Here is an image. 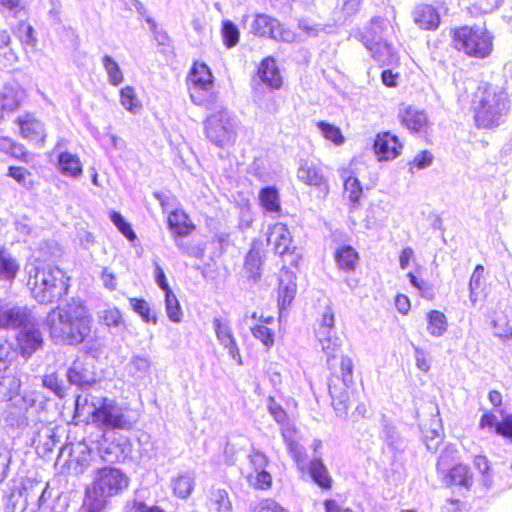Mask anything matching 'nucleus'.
I'll return each instance as SVG.
<instances>
[{
  "instance_id": "obj_41",
  "label": "nucleus",
  "mask_w": 512,
  "mask_h": 512,
  "mask_svg": "<svg viewBox=\"0 0 512 512\" xmlns=\"http://www.w3.org/2000/svg\"><path fill=\"white\" fill-rule=\"evenodd\" d=\"M21 382L15 375H4L0 379V401L13 399L20 390Z\"/></svg>"
},
{
  "instance_id": "obj_33",
  "label": "nucleus",
  "mask_w": 512,
  "mask_h": 512,
  "mask_svg": "<svg viewBox=\"0 0 512 512\" xmlns=\"http://www.w3.org/2000/svg\"><path fill=\"white\" fill-rule=\"evenodd\" d=\"M195 487V475L186 471L172 479V489L175 496L180 499H187Z\"/></svg>"
},
{
  "instance_id": "obj_54",
  "label": "nucleus",
  "mask_w": 512,
  "mask_h": 512,
  "mask_svg": "<svg viewBox=\"0 0 512 512\" xmlns=\"http://www.w3.org/2000/svg\"><path fill=\"white\" fill-rule=\"evenodd\" d=\"M129 302L133 311H135L144 322H152L153 324L157 323V317L152 313L147 301L144 299L130 298Z\"/></svg>"
},
{
  "instance_id": "obj_31",
  "label": "nucleus",
  "mask_w": 512,
  "mask_h": 512,
  "mask_svg": "<svg viewBox=\"0 0 512 512\" xmlns=\"http://www.w3.org/2000/svg\"><path fill=\"white\" fill-rule=\"evenodd\" d=\"M168 225L175 237L187 236L194 230V225L182 210H175L170 213Z\"/></svg>"
},
{
  "instance_id": "obj_9",
  "label": "nucleus",
  "mask_w": 512,
  "mask_h": 512,
  "mask_svg": "<svg viewBox=\"0 0 512 512\" xmlns=\"http://www.w3.org/2000/svg\"><path fill=\"white\" fill-rule=\"evenodd\" d=\"M19 408L23 409L25 413L11 416L10 424L19 429L31 427L33 433H38L43 423L41 417L44 409L42 395L37 391L25 392L20 399Z\"/></svg>"
},
{
  "instance_id": "obj_16",
  "label": "nucleus",
  "mask_w": 512,
  "mask_h": 512,
  "mask_svg": "<svg viewBox=\"0 0 512 512\" xmlns=\"http://www.w3.org/2000/svg\"><path fill=\"white\" fill-rule=\"evenodd\" d=\"M31 310L18 306L6 299H0V329L20 328L30 321Z\"/></svg>"
},
{
  "instance_id": "obj_24",
  "label": "nucleus",
  "mask_w": 512,
  "mask_h": 512,
  "mask_svg": "<svg viewBox=\"0 0 512 512\" xmlns=\"http://www.w3.org/2000/svg\"><path fill=\"white\" fill-rule=\"evenodd\" d=\"M296 277L294 273L286 268L281 269L279 275L278 306L280 312L288 307L296 294Z\"/></svg>"
},
{
  "instance_id": "obj_51",
  "label": "nucleus",
  "mask_w": 512,
  "mask_h": 512,
  "mask_svg": "<svg viewBox=\"0 0 512 512\" xmlns=\"http://www.w3.org/2000/svg\"><path fill=\"white\" fill-rule=\"evenodd\" d=\"M344 191L351 202V209H355L359 205L362 196V187L356 177L348 176L344 181Z\"/></svg>"
},
{
  "instance_id": "obj_2",
  "label": "nucleus",
  "mask_w": 512,
  "mask_h": 512,
  "mask_svg": "<svg viewBox=\"0 0 512 512\" xmlns=\"http://www.w3.org/2000/svg\"><path fill=\"white\" fill-rule=\"evenodd\" d=\"M472 110L478 128L493 129L505 123L511 100L503 87L482 85L474 93Z\"/></svg>"
},
{
  "instance_id": "obj_45",
  "label": "nucleus",
  "mask_w": 512,
  "mask_h": 512,
  "mask_svg": "<svg viewBox=\"0 0 512 512\" xmlns=\"http://www.w3.org/2000/svg\"><path fill=\"white\" fill-rule=\"evenodd\" d=\"M99 322L108 328H119L124 325V319L120 310L116 307H107L97 314Z\"/></svg>"
},
{
  "instance_id": "obj_27",
  "label": "nucleus",
  "mask_w": 512,
  "mask_h": 512,
  "mask_svg": "<svg viewBox=\"0 0 512 512\" xmlns=\"http://www.w3.org/2000/svg\"><path fill=\"white\" fill-rule=\"evenodd\" d=\"M412 18L418 28L422 30H436L440 24V15L431 5L421 4L415 7Z\"/></svg>"
},
{
  "instance_id": "obj_8",
  "label": "nucleus",
  "mask_w": 512,
  "mask_h": 512,
  "mask_svg": "<svg viewBox=\"0 0 512 512\" xmlns=\"http://www.w3.org/2000/svg\"><path fill=\"white\" fill-rule=\"evenodd\" d=\"M186 82L191 101L195 105L207 106L214 102V76L205 63L194 62Z\"/></svg>"
},
{
  "instance_id": "obj_4",
  "label": "nucleus",
  "mask_w": 512,
  "mask_h": 512,
  "mask_svg": "<svg viewBox=\"0 0 512 512\" xmlns=\"http://www.w3.org/2000/svg\"><path fill=\"white\" fill-rule=\"evenodd\" d=\"M138 421L135 411L123 403L110 398L100 399V411L96 415V426L103 432L130 431Z\"/></svg>"
},
{
  "instance_id": "obj_18",
  "label": "nucleus",
  "mask_w": 512,
  "mask_h": 512,
  "mask_svg": "<svg viewBox=\"0 0 512 512\" xmlns=\"http://www.w3.org/2000/svg\"><path fill=\"white\" fill-rule=\"evenodd\" d=\"M213 329L219 344L227 350L229 356L238 364L242 365V357L233 334V330L228 321L220 317H214Z\"/></svg>"
},
{
  "instance_id": "obj_40",
  "label": "nucleus",
  "mask_w": 512,
  "mask_h": 512,
  "mask_svg": "<svg viewBox=\"0 0 512 512\" xmlns=\"http://www.w3.org/2000/svg\"><path fill=\"white\" fill-rule=\"evenodd\" d=\"M427 320V330L430 335L440 337L447 331V319L442 312L438 310L430 311L427 315Z\"/></svg>"
},
{
  "instance_id": "obj_53",
  "label": "nucleus",
  "mask_w": 512,
  "mask_h": 512,
  "mask_svg": "<svg viewBox=\"0 0 512 512\" xmlns=\"http://www.w3.org/2000/svg\"><path fill=\"white\" fill-rule=\"evenodd\" d=\"M317 127L321 135L336 146L342 145L344 143L345 138L337 126L324 121H320L317 123Z\"/></svg>"
},
{
  "instance_id": "obj_3",
  "label": "nucleus",
  "mask_w": 512,
  "mask_h": 512,
  "mask_svg": "<svg viewBox=\"0 0 512 512\" xmlns=\"http://www.w3.org/2000/svg\"><path fill=\"white\" fill-rule=\"evenodd\" d=\"M28 274L27 286L32 297L41 304L52 303L68 292L69 277L56 266L31 265L28 268Z\"/></svg>"
},
{
  "instance_id": "obj_10",
  "label": "nucleus",
  "mask_w": 512,
  "mask_h": 512,
  "mask_svg": "<svg viewBox=\"0 0 512 512\" xmlns=\"http://www.w3.org/2000/svg\"><path fill=\"white\" fill-rule=\"evenodd\" d=\"M129 477L120 469L103 467L96 470L93 482L94 492L108 498L120 495L129 486Z\"/></svg>"
},
{
  "instance_id": "obj_19",
  "label": "nucleus",
  "mask_w": 512,
  "mask_h": 512,
  "mask_svg": "<svg viewBox=\"0 0 512 512\" xmlns=\"http://www.w3.org/2000/svg\"><path fill=\"white\" fill-rule=\"evenodd\" d=\"M299 181L318 188L321 193L327 195L329 185L319 164L311 160H302L297 170Z\"/></svg>"
},
{
  "instance_id": "obj_56",
  "label": "nucleus",
  "mask_w": 512,
  "mask_h": 512,
  "mask_svg": "<svg viewBox=\"0 0 512 512\" xmlns=\"http://www.w3.org/2000/svg\"><path fill=\"white\" fill-rule=\"evenodd\" d=\"M252 335L270 349L274 345V332L264 324H256L251 328Z\"/></svg>"
},
{
  "instance_id": "obj_29",
  "label": "nucleus",
  "mask_w": 512,
  "mask_h": 512,
  "mask_svg": "<svg viewBox=\"0 0 512 512\" xmlns=\"http://www.w3.org/2000/svg\"><path fill=\"white\" fill-rule=\"evenodd\" d=\"M281 434L284 442L286 443L287 449L297 463L298 468L303 469L305 466V455L303 448L298 444L296 440L295 429L284 423L281 428Z\"/></svg>"
},
{
  "instance_id": "obj_15",
  "label": "nucleus",
  "mask_w": 512,
  "mask_h": 512,
  "mask_svg": "<svg viewBox=\"0 0 512 512\" xmlns=\"http://www.w3.org/2000/svg\"><path fill=\"white\" fill-rule=\"evenodd\" d=\"M249 463L252 471L247 473L246 478L250 486L260 490L269 489L272 485V477L266 471L267 457L259 451H254L249 455Z\"/></svg>"
},
{
  "instance_id": "obj_62",
  "label": "nucleus",
  "mask_w": 512,
  "mask_h": 512,
  "mask_svg": "<svg viewBox=\"0 0 512 512\" xmlns=\"http://www.w3.org/2000/svg\"><path fill=\"white\" fill-rule=\"evenodd\" d=\"M433 162V155L428 151H422L418 153L413 161L409 164L410 171L414 172V168L417 170L425 169L429 167Z\"/></svg>"
},
{
  "instance_id": "obj_22",
  "label": "nucleus",
  "mask_w": 512,
  "mask_h": 512,
  "mask_svg": "<svg viewBox=\"0 0 512 512\" xmlns=\"http://www.w3.org/2000/svg\"><path fill=\"white\" fill-rule=\"evenodd\" d=\"M24 90L18 86H4L0 91V123L19 108L24 99Z\"/></svg>"
},
{
  "instance_id": "obj_25",
  "label": "nucleus",
  "mask_w": 512,
  "mask_h": 512,
  "mask_svg": "<svg viewBox=\"0 0 512 512\" xmlns=\"http://www.w3.org/2000/svg\"><path fill=\"white\" fill-rule=\"evenodd\" d=\"M68 381L82 389L92 386L96 382V376L91 365L84 361L76 360L67 372Z\"/></svg>"
},
{
  "instance_id": "obj_34",
  "label": "nucleus",
  "mask_w": 512,
  "mask_h": 512,
  "mask_svg": "<svg viewBox=\"0 0 512 512\" xmlns=\"http://www.w3.org/2000/svg\"><path fill=\"white\" fill-rule=\"evenodd\" d=\"M207 506L211 512H231L232 510V504L228 492L221 488L211 489L208 496Z\"/></svg>"
},
{
  "instance_id": "obj_55",
  "label": "nucleus",
  "mask_w": 512,
  "mask_h": 512,
  "mask_svg": "<svg viewBox=\"0 0 512 512\" xmlns=\"http://www.w3.org/2000/svg\"><path fill=\"white\" fill-rule=\"evenodd\" d=\"M221 34L223 43L227 48H232L239 42V29L230 20H225L222 23Z\"/></svg>"
},
{
  "instance_id": "obj_59",
  "label": "nucleus",
  "mask_w": 512,
  "mask_h": 512,
  "mask_svg": "<svg viewBox=\"0 0 512 512\" xmlns=\"http://www.w3.org/2000/svg\"><path fill=\"white\" fill-rule=\"evenodd\" d=\"M110 220L128 240L133 241L136 239V234L131 228V225L122 217L120 213L116 211L111 212Z\"/></svg>"
},
{
  "instance_id": "obj_14",
  "label": "nucleus",
  "mask_w": 512,
  "mask_h": 512,
  "mask_svg": "<svg viewBox=\"0 0 512 512\" xmlns=\"http://www.w3.org/2000/svg\"><path fill=\"white\" fill-rule=\"evenodd\" d=\"M20 136L29 143L43 147L47 133L45 124L31 113L20 115L16 119Z\"/></svg>"
},
{
  "instance_id": "obj_48",
  "label": "nucleus",
  "mask_w": 512,
  "mask_h": 512,
  "mask_svg": "<svg viewBox=\"0 0 512 512\" xmlns=\"http://www.w3.org/2000/svg\"><path fill=\"white\" fill-rule=\"evenodd\" d=\"M329 393L332 398V405L339 417H343L347 414L348 410V395L346 391H340L335 385H329Z\"/></svg>"
},
{
  "instance_id": "obj_17",
  "label": "nucleus",
  "mask_w": 512,
  "mask_h": 512,
  "mask_svg": "<svg viewBox=\"0 0 512 512\" xmlns=\"http://www.w3.org/2000/svg\"><path fill=\"white\" fill-rule=\"evenodd\" d=\"M20 327H22V330L17 337L20 352L23 356L30 357L42 346V334L33 314L30 315V321L23 323Z\"/></svg>"
},
{
  "instance_id": "obj_35",
  "label": "nucleus",
  "mask_w": 512,
  "mask_h": 512,
  "mask_svg": "<svg viewBox=\"0 0 512 512\" xmlns=\"http://www.w3.org/2000/svg\"><path fill=\"white\" fill-rule=\"evenodd\" d=\"M18 271L19 264L16 259L0 245V281H13Z\"/></svg>"
},
{
  "instance_id": "obj_58",
  "label": "nucleus",
  "mask_w": 512,
  "mask_h": 512,
  "mask_svg": "<svg viewBox=\"0 0 512 512\" xmlns=\"http://www.w3.org/2000/svg\"><path fill=\"white\" fill-rule=\"evenodd\" d=\"M335 317L331 308L327 307L323 312L321 319L318 324V328L316 329V335H321L322 333H335Z\"/></svg>"
},
{
  "instance_id": "obj_6",
  "label": "nucleus",
  "mask_w": 512,
  "mask_h": 512,
  "mask_svg": "<svg viewBox=\"0 0 512 512\" xmlns=\"http://www.w3.org/2000/svg\"><path fill=\"white\" fill-rule=\"evenodd\" d=\"M453 46L475 58H486L493 50V36L481 26H462L453 31Z\"/></svg>"
},
{
  "instance_id": "obj_23",
  "label": "nucleus",
  "mask_w": 512,
  "mask_h": 512,
  "mask_svg": "<svg viewBox=\"0 0 512 512\" xmlns=\"http://www.w3.org/2000/svg\"><path fill=\"white\" fill-rule=\"evenodd\" d=\"M401 149L402 145L398 138L389 132L378 134L374 142V150L380 161L395 159Z\"/></svg>"
},
{
  "instance_id": "obj_63",
  "label": "nucleus",
  "mask_w": 512,
  "mask_h": 512,
  "mask_svg": "<svg viewBox=\"0 0 512 512\" xmlns=\"http://www.w3.org/2000/svg\"><path fill=\"white\" fill-rule=\"evenodd\" d=\"M298 27L309 37H316L319 33L325 30L324 26L318 23H314L309 19H301L298 22Z\"/></svg>"
},
{
  "instance_id": "obj_52",
  "label": "nucleus",
  "mask_w": 512,
  "mask_h": 512,
  "mask_svg": "<svg viewBox=\"0 0 512 512\" xmlns=\"http://www.w3.org/2000/svg\"><path fill=\"white\" fill-rule=\"evenodd\" d=\"M120 103L131 113H137L141 109V103L131 86H125L120 90Z\"/></svg>"
},
{
  "instance_id": "obj_28",
  "label": "nucleus",
  "mask_w": 512,
  "mask_h": 512,
  "mask_svg": "<svg viewBox=\"0 0 512 512\" xmlns=\"http://www.w3.org/2000/svg\"><path fill=\"white\" fill-rule=\"evenodd\" d=\"M100 411V399L95 400L91 395H78L75 401V418L79 420L91 419L96 424V415Z\"/></svg>"
},
{
  "instance_id": "obj_21",
  "label": "nucleus",
  "mask_w": 512,
  "mask_h": 512,
  "mask_svg": "<svg viewBox=\"0 0 512 512\" xmlns=\"http://www.w3.org/2000/svg\"><path fill=\"white\" fill-rule=\"evenodd\" d=\"M99 451L104 461L121 462L131 451L130 441L125 436H119L116 442H108V439L104 438Z\"/></svg>"
},
{
  "instance_id": "obj_43",
  "label": "nucleus",
  "mask_w": 512,
  "mask_h": 512,
  "mask_svg": "<svg viewBox=\"0 0 512 512\" xmlns=\"http://www.w3.org/2000/svg\"><path fill=\"white\" fill-rule=\"evenodd\" d=\"M101 62L107 74L108 82L112 86H119L124 81V75L119 64L109 55H104Z\"/></svg>"
},
{
  "instance_id": "obj_50",
  "label": "nucleus",
  "mask_w": 512,
  "mask_h": 512,
  "mask_svg": "<svg viewBox=\"0 0 512 512\" xmlns=\"http://www.w3.org/2000/svg\"><path fill=\"white\" fill-rule=\"evenodd\" d=\"M165 310L170 321L174 323H180L182 321L183 311L173 291L165 293Z\"/></svg>"
},
{
  "instance_id": "obj_37",
  "label": "nucleus",
  "mask_w": 512,
  "mask_h": 512,
  "mask_svg": "<svg viewBox=\"0 0 512 512\" xmlns=\"http://www.w3.org/2000/svg\"><path fill=\"white\" fill-rule=\"evenodd\" d=\"M358 259V253L351 246H342L335 252V261L338 268L346 272L355 269Z\"/></svg>"
},
{
  "instance_id": "obj_20",
  "label": "nucleus",
  "mask_w": 512,
  "mask_h": 512,
  "mask_svg": "<svg viewBox=\"0 0 512 512\" xmlns=\"http://www.w3.org/2000/svg\"><path fill=\"white\" fill-rule=\"evenodd\" d=\"M399 119L409 131L413 133H426L429 127L427 114L413 106H403L399 110Z\"/></svg>"
},
{
  "instance_id": "obj_30",
  "label": "nucleus",
  "mask_w": 512,
  "mask_h": 512,
  "mask_svg": "<svg viewBox=\"0 0 512 512\" xmlns=\"http://www.w3.org/2000/svg\"><path fill=\"white\" fill-rule=\"evenodd\" d=\"M258 75L270 88L279 89L282 85V78L273 58L267 57L261 62Z\"/></svg>"
},
{
  "instance_id": "obj_60",
  "label": "nucleus",
  "mask_w": 512,
  "mask_h": 512,
  "mask_svg": "<svg viewBox=\"0 0 512 512\" xmlns=\"http://www.w3.org/2000/svg\"><path fill=\"white\" fill-rule=\"evenodd\" d=\"M474 466L483 476L484 485L490 486L492 475L490 473V464L488 459L483 455H478L474 459Z\"/></svg>"
},
{
  "instance_id": "obj_1",
  "label": "nucleus",
  "mask_w": 512,
  "mask_h": 512,
  "mask_svg": "<svg viewBox=\"0 0 512 512\" xmlns=\"http://www.w3.org/2000/svg\"><path fill=\"white\" fill-rule=\"evenodd\" d=\"M93 319L80 298L52 309L46 317V327L51 340L56 344L77 346L91 333Z\"/></svg>"
},
{
  "instance_id": "obj_46",
  "label": "nucleus",
  "mask_w": 512,
  "mask_h": 512,
  "mask_svg": "<svg viewBox=\"0 0 512 512\" xmlns=\"http://www.w3.org/2000/svg\"><path fill=\"white\" fill-rule=\"evenodd\" d=\"M310 475L315 483L322 488L331 487V478L328 471L320 459H313L309 468Z\"/></svg>"
},
{
  "instance_id": "obj_12",
  "label": "nucleus",
  "mask_w": 512,
  "mask_h": 512,
  "mask_svg": "<svg viewBox=\"0 0 512 512\" xmlns=\"http://www.w3.org/2000/svg\"><path fill=\"white\" fill-rule=\"evenodd\" d=\"M453 447L447 448L439 457L437 468L443 476V482L448 486H461L469 489L473 484V475L468 466L458 464L449 471L446 470L447 458L450 453H454Z\"/></svg>"
},
{
  "instance_id": "obj_47",
  "label": "nucleus",
  "mask_w": 512,
  "mask_h": 512,
  "mask_svg": "<svg viewBox=\"0 0 512 512\" xmlns=\"http://www.w3.org/2000/svg\"><path fill=\"white\" fill-rule=\"evenodd\" d=\"M262 260L259 251L251 249L245 258V270L248 278L257 281L261 276Z\"/></svg>"
},
{
  "instance_id": "obj_61",
  "label": "nucleus",
  "mask_w": 512,
  "mask_h": 512,
  "mask_svg": "<svg viewBox=\"0 0 512 512\" xmlns=\"http://www.w3.org/2000/svg\"><path fill=\"white\" fill-rule=\"evenodd\" d=\"M267 408L271 416L274 420L283 425L287 419V413L282 408L280 404H278L273 397H268L267 399Z\"/></svg>"
},
{
  "instance_id": "obj_57",
  "label": "nucleus",
  "mask_w": 512,
  "mask_h": 512,
  "mask_svg": "<svg viewBox=\"0 0 512 512\" xmlns=\"http://www.w3.org/2000/svg\"><path fill=\"white\" fill-rule=\"evenodd\" d=\"M7 175L13 178L19 185L27 189H30L33 186L31 173L24 167L11 166L8 169Z\"/></svg>"
},
{
  "instance_id": "obj_32",
  "label": "nucleus",
  "mask_w": 512,
  "mask_h": 512,
  "mask_svg": "<svg viewBox=\"0 0 512 512\" xmlns=\"http://www.w3.org/2000/svg\"><path fill=\"white\" fill-rule=\"evenodd\" d=\"M322 351L326 355V362L330 369L333 368L332 361L336 358L337 353L340 351L342 342L338 335L335 333H322L321 335H316Z\"/></svg>"
},
{
  "instance_id": "obj_36",
  "label": "nucleus",
  "mask_w": 512,
  "mask_h": 512,
  "mask_svg": "<svg viewBox=\"0 0 512 512\" xmlns=\"http://www.w3.org/2000/svg\"><path fill=\"white\" fill-rule=\"evenodd\" d=\"M151 359L147 355L133 354L127 364V370L131 377L143 379L149 375Z\"/></svg>"
},
{
  "instance_id": "obj_26",
  "label": "nucleus",
  "mask_w": 512,
  "mask_h": 512,
  "mask_svg": "<svg viewBox=\"0 0 512 512\" xmlns=\"http://www.w3.org/2000/svg\"><path fill=\"white\" fill-rule=\"evenodd\" d=\"M267 241L276 254L284 255L289 252L292 237L286 225L276 223L269 227Z\"/></svg>"
},
{
  "instance_id": "obj_64",
  "label": "nucleus",
  "mask_w": 512,
  "mask_h": 512,
  "mask_svg": "<svg viewBox=\"0 0 512 512\" xmlns=\"http://www.w3.org/2000/svg\"><path fill=\"white\" fill-rule=\"evenodd\" d=\"M253 512H288L272 499H264L255 504Z\"/></svg>"
},
{
  "instance_id": "obj_39",
  "label": "nucleus",
  "mask_w": 512,
  "mask_h": 512,
  "mask_svg": "<svg viewBox=\"0 0 512 512\" xmlns=\"http://www.w3.org/2000/svg\"><path fill=\"white\" fill-rule=\"evenodd\" d=\"M108 497L94 492V487L87 489L80 512H103L108 504Z\"/></svg>"
},
{
  "instance_id": "obj_13",
  "label": "nucleus",
  "mask_w": 512,
  "mask_h": 512,
  "mask_svg": "<svg viewBox=\"0 0 512 512\" xmlns=\"http://www.w3.org/2000/svg\"><path fill=\"white\" fill-rule=\"evenodd\" d=\"M251 31L258 36L270 37L275 40L292 42L295 39V35L292 31L284 29L280 22L266 14H257Z\"/></svg>"
},
{
  "instance_id": "obj_11",
  "label": "nucleus",
  "mask_w": 512,
  "mask_h": 512,
  "mask_svg": "<svg viewBox=\"0 0 512 512\" xmlns=\"http://www.w3.org/2000/svg\"><path fill=\"white\" fill-rule=\"evenodd\" d=\"M66 148L67 140L59 139L49 154L50 162L62 176L77 180L83 175V163L79 155Z\"/></svg>"
},
{
  "instance_id": "obj_42",
  "label": "nucleus",
  "mask_w": 512,
  "mask_h": 512,
  "mask_svg": "<svg viewBox=\"0 0 512 512\" xmlns=\"http://www.w3.org/2000/svg\"><path fill=\"white\" fill-rule=\"evenodd\" d=\"M484 282V267L479 264L475 267L469 281V299L473 305L477 303L479 295L483 292Z\"/></svg>"
},
{
  "instance_id": "obj_7",
  "label": "nucleus",
  "mask_w": 512,
  "mask_h": 512,
  "mask_svg": "<svg viewBox=\"0 0 512 512\" xmlns=\"http://www.w3.org/2000/svg\"><path fill=\"white\" fill-rule=\"evenodd\" d=\"M238 120L226 109L211 114L205 121V134L217 147L233 146L237 139Z\"/></svg>"
},
{
  "instance_id": "obj_49",
  "label": "nucleus",
  "mask_w": 512,
  "mask_h": 512,
  "mask_svg": "<svg viewBox=\"0 0 512 512\" xmlns=\"http://www.w3.org/2000/svg\"><path fill=\"white\" fill-rule=\"evenodd\" d=\"M15 34L18 37V39L20 40L24 49L34 50L36 48L37 39L34 35V29L31 25H29L26 22H20L17 25Z\"/></svg>"
},
{
  "instance_id": "obj_5",
  "label": "nucleus",
  "mask_w": 512,
  "mask_h": 512,
  "mask_svg": "<svg viewBox=\"0 0 512 512\" xmlns=\"http://www.w3.org/2000/svg\"><path fill=\"white\" fill-rule=\"evenodd\" d=\"M388 30V22L381 17L372 18L365 31L354 34L371 56L380 64L389 65L396 60L392 46L383 39Z\"/></svg>"
},
{
  "instance_id": "obj_44",
  "label": "nucleus",
  "mask_w": 512,
  "mask_h": 512,
  "mask_svg": "<svg viewBox=\"0 0 512 512\" xmlns=\"http://www.w3.org/2000/svg\"><path fill=\"white\" fill-rule=\"evenodd\" d=\"M0 152L22 161H26L27 158L24 146L7 136H0Z\"/></svg>"
},
{
  "instance_id": "obj_38",
  "label": "nucleus",
  "mask_w": 512,
  "mask_h": 512,
  "mask_svg": "<svg viewBox=\"0 0 512 512\" xmlns=\"http://www.w3.org/2000/svg\"><path fill=\"white\" fill-rule=\"evenodd\" d=\"M261 207L268 213H278L281 210L278 190L275 187H265L259 192Z\"/></svg>"
}]
</instances>
